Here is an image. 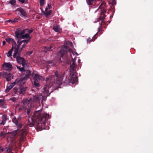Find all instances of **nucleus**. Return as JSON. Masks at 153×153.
<instances>
[{"label":"nucleus","instance_id":"6ab92c4d","mask_svg":"<svg viewBox=\"0 0 153 153\" xmlns=\"http://www.w3.org/2000/svg\"><path fill=\"white\" fill-rule=\"evenodd\" d=\"M27 89V88L26 87H22L20 89V92L21 93L23 94V92L25 91Z\"/></svg>","mask_w":153,"mask_h":153},{"label":"nucleus","instance_id":"473e14b6","mask_svg":"<svg viewBox=\"0 0 153 153\" xmlns=\"http://www.w3.org/2000/svg\"><path fill=\"white\" fill-rule=\"evenodd\" d=\"M5 43H6V42H5V41H3V45H5Z\"/></svg>","mask_w":153,"mask_h":153},{"label":"nucleus","instance_id":"ea45409f","mask_svg":"<svg viewBox=\"0 0 153 153\" xmlns=\"http://www.w3.org/2000/svg\"><path fill=\"white\" fill-rule=\"evenodd\" d=\"M30 119H29V121H30Z\"/></svg>","mask_w":153,"mask_h":153},{"label":"nucleus","instance_id":"e433bc0d","mask_svg":"<svg viewBox=\"0 0 153 153\" xmlns=\"http://www.w3.org/2000/svg\"><path fill=\"white\" fill-rule=\"evenodd\" d=\"M2 100H0V102H2Z\"/></svg>","mask_w":153,"mask_h":153},{"label":"nucleus","instance_id":"f8f14e48","mask_svg":"<svg viewBox=\"0 0 153 153\" xmlns=\"http://www.w3.org/2000/svg\"><path fill=\"white\" fill-rule=\"evenodd\" d=\"M6 41L9 43H11L12 44V46L13 45L14 46H15L16 45V42L14 41V40L11 38H7L6 39Z\"/></svg>","mask_w":153,"mask_h":153},{"label":"nucleus","instance_id":"0eeeda50","mask_svg":"<svg viewBox=\"0 0 153 153\" xmlns=\"http://www.w3.org/2000/svg\"><path fill=\"white\" fill-rule=\"evenodd\" d=\"M27 32H28V33H31L32 32V30H27L25 29V30H22V31H21L20 32H19L18 31H16V32H15V34H16V32H17L18 33H22V32H23V33H23L24 34H25V35L27 34V35H28L29 36V38H24V39H22V38H21L20 39L19 41H21L22 40H21V39H24L23 40H28V42L29 40L30 39V35H29V34L26 33Z\"/></svg>","mask_w":153,"mask_h":153},{"label":"nucleus","instance_id":"c9c22d12","mask_svg":"<svg viewBox=\"0 0 153 153\" xmlns=\"http://www.w3.org/2000/svg\"><path fill=\"white\" fill-rule=\"evenodd\" d=\"M29 112V110H28L27 111V113L28 114Z\"/></svg>","mask_w":153,"mask_h":153},{"label":"nucleus","instance_id":"a878e982","mask_svg":"<svg viewBox=\"0 0 153 153\" xmlns=\"http://www.w3.org/2000/svg\"><path fill=\"white\" fill-rule=\"evenodd\" d=\"M17 68L19 69V70L21 71H23L24 70V68L23 67L22 68H20L19 67L17 66Z\"/></svg>","mask_w":153,"mask_h":153},{"label":"nucleus","instance_id":"c85d7f7f","mask_svg":"<svg viewBox=\"0 0 153 153\" xmlns=\"http://www.w3.org/2000/svg\"><path fill=\"white\" fill-rule=\"evenodd\" d=\"M92 39H90V38L88 39H87V42H91Z\"/></svg>","mask_w":153,"mask_h":153},{"label":"nucleus","instance_id":"f257e3e1","mask_svg":"<svg viewBox=\"0 0 153 153\" xmlns=\"http://www.w3.org/2000/svg\"><path fill=\"white\" fill-rule=\"evenodd\" d=\"M68 51L70 52L71 56L72 59V64L71 63L70 65L71 74L72 75L71 78V82L72 83H74L77 82V77L76 73H74L73 74L72 72L74 71V68L76 66L75 63V59L78 55V54L75 51H71L66 46L63 47L61 48L59 54L61 56H62L64 54L66 53V52Z\"/></svg>","mask_w":153,"mask_h":153},{"label":"nucleus","instance_id":"b1692460","mask_svg":"<svg viewBox=\"0 0 153 153\" xmlns=\"http://www.w3.org/2000/svg\"><path fill=\"white\" fill-rule=\"evenodd\" d=\"M5 150L7 152H11V149L10 148H7L5 149Z\"/></svg>","mask_w":153,"mask_h":153},{"label":"nucleus","instance_id":"7ed1b4c3","mask_svg":"<svg viewBox=\"0 0 153 153\" xmlns=\"http://www.w3.org/2000/svg\"><path fill=\"white\" fill-rule=\"evenodd\" d=\"M49 117V114L46 113L40 114V111H37L35 112L33 116L30 118L32 120L33 123L36 122L40 121L41 123L45 124L47 120Z\"/></svg>","mask_w":153,"mask_h":153},{"label":"nucleus","instance_id":"9d476101","mask_svg":"<svg viewBox=\"0 0 153 153\" xmlns=\"http://www.w3.org/2000/svg\"><path fill=\"white\" fill-rule=\"evenodd\" d=\"M16 11L17 13V14L19 15L24 16H25V13L24 10L21 8H19L16 10Z\"/></svg>","mask_w":153,"mask_h":153},{"label":"nucleus","instance_id":"dca6fc26","mask_svg":"<svg viewBox=\"0 0 153 153\" xmlns=\"http://www.w3.org/2000/svg\"><path fill=\"white\" fill-rule=\"evenodd\" d=\"M53 29L55 32H58L61 30V29L58 25L54 26L53 27Z\"/></svg>","mask_w":153,"mask_h":153},{"label":"nucleus","instance_id":"72a5a7b5","mask_svg":"<svg viewBox=\"0 0 153 153\" xmlns=\"http://www.w3.org/2000/svg\"><path fill=\"white\" fill-rule=\"evenodd\" d=\"M4 134V133H1V134L0 136H2Z\"/></svg>","mask_w":153,"mask_h":153},{"label":"nucleus","instance_id":"9b49d317","mask_svg":"<svg viewBox=\"0 0 153 153\" xmlns=\"http://www.w3.org/2000/svg\"><path fill=\"white\" fill-rule=\"evenodd\" d=\"M105 5L104 3H102L100 6L99 8L95 11V12H96L98 10H100L101 11V13H104L105 12Z\"/></svg>","mask_w":153,"mask_h":153},{"label":"nucleus","instance_id":"2eb2a0df","mask_svg":"<svg viewBox=\"0 0 153 153\" xmlns=\"http://www.w3.org/2000/svg\"><path fill=\"white\" fill-rule=\"evenodd\" d=\"M16 85L15 82H13L11 83L6 88L5 90L6 92H8L9 90L11 89L13 87Z\"/></svg>","mask_w":153,"mask_h":153},{"label":"nucleus","instance_id":"2f4dec72","mask_svg":"<svg viewBox=\"0 0 153 153\" xmlns=\"http://www.w3.org/2000/svg\"><path fill=\"white\" fill-rule=\"evenodd\" d=\"M55 74L56 76L55 77H54V78H56V79H57V75H56V73Z\"/></svg>","mask_w":153,"mask_h":153},{"label":"nucleus","instance_id":"4be33fe9","mask_svg":"<svg viewBox=\"0 0 153 153\" xmlns=\"http://www.w3.org/2000/svg\"><path fill=\"white\" fill-rule=\"evenodd\" d=\"M45 0H39L40 4L41 6H43L45 4Z\"/></svg>","mask_w":153,"mask_h":153},{"label":"nucleus","instance_id":"4468645a","mask_svg":"<svg viewBox=\"0 0 153 153\" xmlns=\"http://www.w3.org/2000/svg\"><path fill=\"white\" fill-rule=\"evenodd\" d=\"M19 133L21 134V137L20 139V141H22L24 140V136L26 134V133L25 132L24 130H22L20 131Z\"/></svg>","mask_w":153,"mask_h":153},{"label":"nucleus","instance_id":"1a4fd4ad","mask_svg":"<svg viewBox=\"0 0 153 153\" xmlns=\"http://www.w3.org/2000/svg\"><path fill=\"white\" fill-rule=\"evenodd\" d=\"M3 68L6 70H9L12 68V65L10 63H4L2 65Z\"/></svg>","mask_w":153,"mask_h":153},{"label":"nucleus","instance_id":"ddd939ff","mask_svg":"<svg viewBox=\"0 0 153 153\" xmlns=\"http://www.w3.org/2000/svg\"><path fill=\"white\" fill-rule=\"evenodd\" d=\"M32 101L31 100H26L24 103V107L25 108H27L29 106V105H30Z\"/></svg>","mask_w":153,"mask_h":153},{"label":"nucleus","instance_id":"58836bf2","mask_svg":"<svg viewBox=\"0 0 153 153\" xmlns=\"http://www.w3.org/2000/svg\"><path fill=\"white\" fill-rule=\"evenodd\" d=\"M53 77H51V79L53 80Z\"/></svg>","mask_w":153,"mask_h":153},{"label":"nucleus","instance_id":"a19ab883","mask_svg":"<svg viewBox=\"0 0 153 153\" xmlns=\"http://www.w3.org/2000/svg\"><path fill=\"white\" fill-rule=\"evenodd\" d=\"M1 58V56H0V58Z\"/></svg>","mask_w":153,"mask_h":153},{"label":"nucleus","instance_id":"f3484780","mask_svg":"<svg viewBox=\"0 0 153 153\" xmlns=\"http://www.w3.org/2000/svg\"><path fill=\"white\" fill-rule=\"evenodd\" d=\"M12 121L13 122L15 123L17 126H18L19 127H21L22 126V125L21 124L18 123H17V120L15 117L13 119Z\"/></svg>","mask_w":153,"mask_h":153},{"label":"nucleus","instance_id":"bb28decb","mask_svg":"<svg viewBox=\"0 0 153 153\" xmlns=\"http://www.w3.org/2000/svg\"><path fill=\"white\" fill-rule=\"evenodd\" d=\"M17 132V131H14L12 133H11V134L13 136V137H14L16 134Z\"/></svg>","mask_w":153,"mask_h":153},{"label":"nucleus","instance_id":"393cba45","mask_svg":"<svg viewBox=\"0 0 153 153\" xmlns=\"http://www.w3.org/2000/svg\"><path fill=\"white\" fill-rule=\"evenodd\" d=\"M11 77L10 75L7 76L6 78V80L8 81L10 80L11 79Z\"/></svg>","mask_w":153,"mask_h":153},{"label":"nucleus","instance_id":"20e7f679","mask_svg":"<svg viewBox=\"0 0 153 153\" xmlns=\"http://www.w3.org/2000/svg\"><path fill=\"white\" fill-rule=\"evenodd\" d=\"M18 49H16L15 51V53H14L13 56L14 58H16L17 62L20 64H22V66H24L25 65V61L24 59L20 56V53L21 51L18 52Z\"/></svg>","mask_w":153,"mask_h":153},{"label":"nucleus","instance_id":"f704fd0d","mask_svg":"<svg viewBox=\"0 0 153 153\" xmlns=\"http://www.w3.org/2000/svg\"><path fill=\"white\" fill-rule=\"evenodd\" d=\"M51 50V48H48V51H50V50Z\"/></svg>","mask_w":153,"mask_h":153},{"label":"nucleus","instance_id":"39448f33","mask_svg":"<svg viewBox=\"0 0 153 153\" xmlns=\"http://www.w3.org/2000/svg\"><path fill=\"white\" fill-rule=\"evenodd\" d=\"M27 75L25 77L21 79H17L16 81L14 82H15L16 84L19 85H21L24 84L25 82L26 79L29 78V76L31 73V72L29 71H26Z\"/></svg>","mask_w":153,"mask_h":153},{"label":"nucleus","instance_id":"412c9836","mask_svg":"<svg viewBox=\"0 0 153 153\" xmlns=\"http://www.w3.org/2000/svg\"><path fill=\"white\" fill-rule=\"evenodd\" d=\"M4 118H3V120H2V122L1 123V124L4 125L5 123V122L6 120V119L5 117V116H3Z\"/></svg>","mask_w":153,"mask_h":153},{"label":"nucleus","instance_id":"cd10ccee","mask_svg":"<svg viewBox=\"0 0 153 153\" xmlns=\"http://www.w3.org/2000/svg\"><path fill=\"white\" fill-rule=\"evenodd\" d=\"M18 1L20 3H24L25 2L27 3L26 2V0H18Z\"/></svg>","mask_w":153,"mask_h":153},{"label":"nucleus","instance_id":"aec40b11","mask_svg":"<svg viewBox=\"0 0 153 153\" xmlns=\"http://www.w3.org/2000/svg\"><path fill=\"white\" fill-rule=\"evenodd\" d=\"M16 2V1L15 0H11L10 2V3L12 5H15Z\"/></svg>","mask_w":153,"mask_h":153},{"label":"nucleus","instance_id":"423d86ee","mask_svg":"<svg viewBox=\"0 0 153 153\" xmlns=\"http://www.w3.org/2000/svg\"><path fill=\"white\" fill-rule=\"evenodd\" d=\"M33 77L34 85L36 87H39V83L42 79V77L37 74H33Z\"/></svg>","mask_w":153,"mask_h":153},{"label":"nucleus","instance_id":"6e6552de","mask_svg":"<svg viewBox=\"0 0 153 153\" xmlns=\"http://www.w3.org/2000/svg\"><path fill=\"white\" fill-rule=\"evenodd\" d=\"M51 6L48 4L46 7L45 11L43 12L44 15L46 17H47L48 16L51 15V10H50Z\"/></svg>","mask_w":153,"mask_h":153},{"label":"nucleus","instance_id":"5701e85b","mask_svg":"<svg viewBox=\"0 0 153 153\" xmlns=\"http://www.w3.org/2000/svg\"><path fill=\"white\" fill-rule=\"evenodd\" d=\"M62 78L61 77L60 78L59 80H58V81H56L57 83L59 85H60L62 84Z\"/></svg>","mask_w":153,"mask_h":153},{"label":"nucleus","instance_id":"f03ea898","mask_svg":"<svg viewBox=\"0 0 153 153\" xmlns=\"http://www.w3.org/2000/svg\"><path fill=\"white\" fill-rule=\"evenodd\" d=\"M23 32L20 33H18L17 32H16V36L18 39L17 42V45H16L15 46L13 45L11 49L7 53H6L7 56V57H9L11 56L12 51L14 50V53L16 49L17 48L18 49V52L21 51L23 48L25 47L26 45L28 42V40H22L20 41V39L22 38V39L25 38H29V36L27 34L25 35L23 33Z\"/></svg>","mask_w":153,"mask_h":153},{"label":"nucleus","instance_id":"7c9ffc66","mask_svg":"<svg viewBox=\"0 0 153 153\" xmlns=\"http://www.w3.org/2000/svg\"><path fill=\"white\" fill-rule=\"evenodd\" d=\"M32 53V51H30V52H29L28 53H27V54H28L29 55H31Z\"/></svg>","mask_w":153,"mask_h":153},{"label":"nucleus","instance_id":"a211bd4d","mask_svg":"<svg viewBox=\"0 0 153 153\" xmlns=\"http://www.w3.org/2000/svg\"><path fill=\"white\" fill-rule=\"evenodd\" d=\"M49 86H47L44 88V91L45 92L47 93L49 92Z\"/></svg>","mask_w":153,"mask_h":153},{"label":"nucleus","instance_id":"4c0bfd02","mask_svg":"<svg viewBox=\"0 0 153 153\" xmlns=\"http://www.w3.org/2000/svg\"><path fill=\"white\" fill-rule=\"evenodd\" d=\"M26 3H27L28 2V0H26Z\"/></svg>","mask_w":153,"mask_h":153},{"label":"nucleus","instance_id":"c756f323","mask_svg":"<svg viewBox=\"0 0 153 153\" xmlns=\"http://www.w3.org/2000/svg\"><path fill=\"white\" fill-rule=\"evenodd\" d=\"M3 151V149L0 146V152H2Z\"/></svg>","mask_w":153,"mask_h":153}]
</instances>
